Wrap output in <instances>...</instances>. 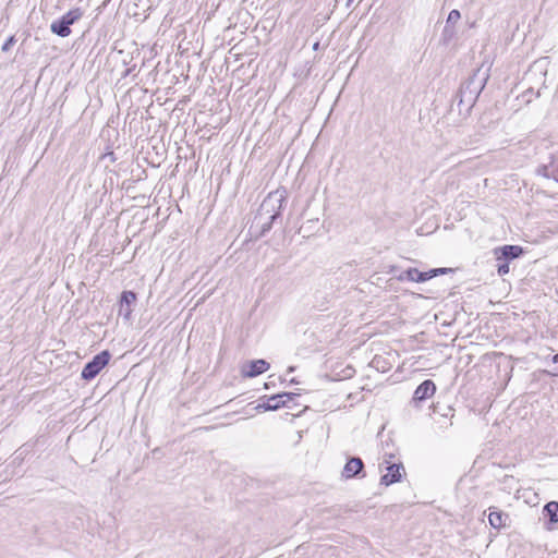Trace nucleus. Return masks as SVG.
Here are the masks:
<instances>
[{"label":"nucleus","instance_id":"nucleus-2","mask_svg":"<svg viewBox=\"0 0 558 558\" xmlns=\"http://www.w3.org/2000/svg\"><path fill=\"white\" fill-rule=\"evenodd\" d=\"M110 353L108 351H102L99 354L95 355L90 362H88L83 371L82 378L86 380H90L95 378L100 371L109 363Z\"/></svg>","mask_w":558,"mask_h":558},{"label":"nucleus","instance_id":"nucleus-13","mask_svg":"<svg viewBox=\"0 0 558 558\" xmlns=\"http://www.w3.org/2000/svg\"><path fill=\"white\" fill-rule=\"evenodd\" d=\"M505 259H513L521 255L522 248L518 245H505L499 248Z\"/></svg>","mask_w":558,"mask_h":558},{"label":"nucleus","instance_id":"nucleus-18","mask_svg":"<svg viewBox=\"0 0 558 558\" xmlns=\"http://www.w3.org/2000/svg\"><path fill=\"white\" fill-rule=\"evenodd\" d=\"M15 40L14 37H10L2 46V51H8L13 45Z\"/></svg>","mask_w":558,"mask_h":558},{"label":"nucleus","instance_id":"nucleus-6","mask_svg":"<svg viewBox=\"0 0 558 558\" xmlns=\"http://www.w3.org/2000/svg\"><path fill=\"white\" fill-rule=\"evenodd\" d=\"M364 471V463L361 458L353 457L348 460L345 463L343 470H342V477L349 480L355 476H360Z\"/></svg>","mask_w":558,"mask_h":558},{"label":"nucleus","instance_id":"nucleus-20","mask_svg":"<svg viewBox=\"0 0 558 558\" xmlns=\"http://www.w3.org/2000/svg\"><path fill=\"white\" fill-rule=\"evenodd\" d=\"M553 363H558V353L553 356Z\"/></svg>","mask_w":558,"mask_h":558},{"label":"nucleus","instance_id":"nucleus-14","mask_svg":"<svg viewBox=\"0 0 558 558\" xmlns=\"http://www.w3.org/2000/svg\"><path fill=\"white\" fill-rule=\"evenodd\" d=\"M82 16V12L78 9L71 10L62 16L65 24L71 26Z\"/></svg>","mask_w":558,"mask_h":558},{"label":"nucleus","instance_id":"nucleus-1","mask_svg":"<svg viewBox=\"0 0 558 558\" xmlns=\"http://www.w3.org/2000/svg\"><path fill=\"white\" fill-rule=\"evenodd\" d=\"M284 201V191L280 190L269 193L263 201L256 217L259 220L267 219V221L262 225L263 233L271 229L274 221L280 216Z\"/></svg>","mask_w":558,"mask_h":558},{"label":"nucleus","instance_id":"nucleus-3","mask_svg":"<svg viewBox=\"0 0 558 558\" xmlns=\"http://www.w3.org/2000/svg\"><path fill=\"white\" fill-rule=\"evenodd\" d=\"M293 393L290 392H283L278 393L275 396H271L268 398V400L264 403H258L255 408L258 412H266V411H275L280 409L281 407H284L288 401H291L293 399Z\"/></svg>","mask_w":558,"mask_h":558},{"label":"nucleus","instance_id":"nucleus-7","mask_svg":"<svg viewBox=\"0 0 558 558\" xmlns=\"http://www.w3.org/2000/svg\"><path fill=\"white\" fill-rule=\"evenodd\" d=\"M136 301V294L132 291H124L120 300L119 315L124 319H130L132 314V305Z\"/></svg>","mask_w":558,"mask_h":558},{"label":"nucleus","instance_id":"nucleus-17","mask_svg":"<svg viewBox=\"0 0 558 558\" xmlns=\"http://www.w3.org/2000/svg\"><path fill=\"white\" fill-rule=\"evenodd\" d=\"M508 272H509V265H508V263H504V264L498 265V274L500 276H504V275H506Z\"/></svg>","mask_w":558,"mask_h":558},{"label":"nucleus","instance_id":"nucleus-9","mask_svg":"<svg viewBox=\"0 0 558 558\" xmlns=\"http://www.w3.org/2000/svg\"><path fill=\"white\" fill-rule=\"evenodd\" d=\"M509 520L508 514L504 513L502 511L498 510L497 508H490V512L488 514V521L489 524L494 529H501L507 525V521Z\"/></svg>","mask_w":558,"mask_h":558},{"label":"nucleus","instance_id":"nucleus-4","mask_svg":"<svg viewBox=\"0 0 558 558\" xmlns=\"http://www.w3.org/2000/svg\"><path fill=\"white\" fill-rule=\"evenodd\" d=\"M387 472L381 476L380 483L388 486L401 480L404 472L402 463H391L386 468Z\"/></svg>","mask_w":558,"mask_h":558},{"label":"nucleus","instance_id":"nucleus-8","mask_svg":"<svg viewBox=\"0 0 558 558\" xmlns=\"http://www.w3.org/2000/svg\"><path fill=\"white\" fill-rule=\"evenodd\" d=\"M436 391V386L433 380H424L413 393V402H421L432 397Z\"/></svg>","mask_w":558,"mask_h":558},{"label":"nucleus","instance_id":"nucleus-12","mask_svg":"<svg viewBox=\"0 0 558 558\" xmlns=\"http://www.w3.org/2000/svg\"><path fill=\"white\" fill-rule=\"evenodd\" d=\"M543 512L546 517L549 518L550 523L558 522V502L549 501L544 506Z\"/></svg>","mask_w":558,"mask_h":558},{"label":"nucleus","instance_id":"nucleus-5","mask_svg":"<svg viewBox=\"0 0 558 558\" xmlns=\"http://www.w3.org/2000/svg\"><path fill=\"white\" fill-rule=\"evenodd\" d=\"M268 367L269 364L265 360L250 361L242 366V374L245 377L252 378L263 374Z\"/></svg>","mask_w":558,"mask_h":558},{"label":"nucleus","instance_id":"nucleus-10","mask_svg":"<svg viewBox=\"0 0 558 558\" xmlns=\"http://www.w3.org/2000/svg\"><path fill=\"white\" fill-rule=\"evenodd\" d=\"M424 276H426L425 271H420L416 268H409V269L402 271L396 278L399 281H405L407 280V281H413V282H425L426 279H423V278H425Z\"/></svg>","mask_w":558,"mask_h":558},{"label":"nucleus","instance_id":"nucleus-11","mask_svg":"<svg viewBox=\"0 0 558 558\" xmlns=\"http://www.w3.org/2000/svg\"><path fill=\"white\" fill-rule=\"evenodd\" d=\"M50 29L53 34H57L61 37H66L71 34L70 26L64 23V21L58 20L51 23Z\"/></svg>","mask_w":558,"mask_h":558},{"label":"nucleus","instance_id":"nucleus-15","mask_svg":"<svg viewBox=\"0 0 558 558\" xmlns=\"http://www.w3.org/2000/svg\"><path fill=\"white\" fill-rule=\"evenodd\" d=\"M450 271H452L451 268H434V269H430L428 271H425L426 276H424L425 277L424 279H426V281H427V280H429V279H432V278H434L436 276L446 275V274H448Z\"/></svg>","mask_w":558,"mask_h":558},{"label":"nucleus","instance_id":"nucleus-19","mask_svg":"<svg viewBox=\"0 0 558 558\" xmlns=\"http://www.w3.org/2000/svg\"><path fill=\"white\" fill-rule=\"evenodd\" d=\"M553 364L555 365V367H554V371L551 374L555 376H558V363H553Z\"/></svg>","mask_w":558,"mask_h":558},{"label":"nucleus","instance_id":"nucleus-16","mask_svg":"<svg viewBox=\"0 0 558 558\" xmlns=\"http://www.w3.org/2000/svg\"><path fill=\"white\" fill-rule=\"evenodd\" d=\"M461 17V14H460V11L459 10H451L448 14V17H447V25L445 27V31L448 29L449 27V24H456Z\"/></svg>","mask_w":558,"mask_h":558}]
</instances>
